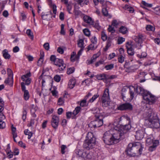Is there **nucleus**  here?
<instances>
[{"instance_id": "nucleus-24", "label": "nucleus", "mask_w": 160, "mask_h": 160, "mask_svg": "<svg viewBox=\"0 0 160 160\" xmlns=\"http://www.w3.org/2000/svg\"><path fill=\"white\" fill-rule=\"evenodd\" d=\"M119 31L123 34H125L128 32V30L126 27L122 26L120 28Z\"/></svg>"}, {"instance_id": "nucleus-9", "label": "nucleus", "mask_w": 160, "mask_h": 160, "mask_svg": "<svg viewBox=\"0 0 160 160\" xmlns=\"http://www.w3.org/2000/svg\"><path fill=\"white\" fill-rule=\"evenodd\" d=\"M126 68V71L127 72H134L138 69L137 66L135 65H131L128 62H126L124 65Z\"/></svg>"}, {"instance_id": "nucleus-37", "label": "nucleus", "mask_w": 160, "mask_h": 160, "mask_svg": "<svg viewBox=\"0 0 160 160\" xmlns=\"http://www.w3.org/2000/svg\"><path fill=\"white\" fill-rule=\"evenodd\" d=\"M114 67V65L113 64H110L107 65L105 66V68L107 70H111Z\"/></svg>"}, {"instance_id": "nucleus-27", "label": "nucleus", "mask_w": 160, "mask_h": 160, "mask_svg": "<svg viewBox=\"0 0 160 160\" xmlns=\"http://www.w3.org/2000/svg\"><path fill=\"white\" fill-rule=\"evenodd\" d=\"M78 46L81 48L84 49V41L82 39H80L78 43Z\"/></svg>"}, {"instance_id": "nucleus-39", "label": "nucleus", "mask_w": 160, "mask_h": 160, "mask_svg": "<svg viewBox=\"0 0 160 160\" xmlns=\"http://www.w3.org/2000/svg\"><path fill=\"white\" fill-rule=\"evenodd\" d=\"M92 25H93L94 27L98 30L100 29V27L99 25V24L98 21H97L95 22H93V24Z\"/></svg>"}, {"instance_id": "nucleus-58", "label": "nucleus", "mask_w": 160, "mask_h": 160, "mask_svg": "<svg viewBox=\"0 0 160 160\" xmlns=\"http://www.w3.org/2000/svg\"><path fill=\"white\" fill-rule=\"evenodd\" d=\"M27 112L25 110H24L22 116V119L24 121L26 118Z\"/></svg>"}, {"instance_id": "nucleus-1", "label": "nucleus", "mask_w": 160, "mask_h": 160, "mask_svg": "<svg viewBox=\"0 0 160 160\" xmlns=\"http://www.w3.org/2000/svg\"><path fill=\"white\" fill-rule=\"evenodd\" d=\"M131 127V125L129 124L125 125H120L117 128V132L113 134H111L109 131L106 132L103 135V141L108 145L117 143L121 139L124 138L125 135L126 134Z\"/></svg>"}, {"instance_id": "nucleus-7", "label": "nucleus", "mask_w": 160, "mask_h": 160, "mask_svg": "<svg viewBox=\"0 0 160 160\" xmlns=\"http://www.w3.org/2000/svg\"><path fill=\"white\" fill-rule=\"evenodd\" d=\"M103 118H97L95 120L92 121L89 124L88 126L91 128H95L99 127L102 126L103 124Z\"/></svg>"}, {"instance_id": "nucleus-41", "label": "nucleus", "mask_w": 160, "mask_h": 160, "mask_svg": "<svg viewBox=\"0 0 160 160\" xmlns=\"http://www.w3.org/2000/svg\"><path fill=\"white\" fill-rule=\"evenodd\" d=\"M64 25L63 24H62L61 25V29L60 32V33L61 34L64 35L65 34V31L64 30Z\"/></svg>"}, {"instance_id": "nucleus-11", "label": "nucleus", "mask_w": 160, "mask_h": 160, "mask_svg": "<svg viewBox=\"0 0 160 160\" xmlns=\"http://www.w3.org/2000/svg\"><path fill=\"white\" fill-rule=\"evenodd\" d=\"M59 122V117L55 115H53L52 118L51 124L54 128L56 129L57 128L58 126Z\"/></svg>"}, {"instance_id": "nucleus-18", "label": "nucleus", "mask_w": 160, "mask_h": 160, "mask_svg": "<svg viewBox=\"0 0 160 160\" xmlns=\"http://www.w3.org/2000/svg\"><path fill=\"white\" fill-rule=\"evenodd\" d=\"M13 82V77H8L4 81L5 83L8 84L11 87L12 86Z\"/></svg>"}, {"instance_id": "nucleus-52", "label": "nucleus", "mask_w": 160, "mask_h": 160, "mask_svg": "<svg viewBox=\"0 0 160 160\" xmlns=\"http://www.w3.org/2000/svg\"><path fill=\"white\" fill-rule=\"evenodd\" d=\"M114 27H112L111 25L109 26V28H108V30L109 32H111V33H113L115 32V30L114 29Z\"/></svg>"}, {"instance_id": "nucleus-63", "label": "nucleus", "mask_w": 160, "mask_h": 160, "mask_svg": "<svg viewBox=\"0 0 160 160\" xmlns=\"http://www.w3.org/2000/svg\"><path fill=\"white\" fill-rule=\"evenodd\" d=\"M118 25V23L117 21L116 20H114L112 21V26L113 27H116L117 25Z\"/></svg>"}, {"instance_id": "nucleus-46", "label": "nucleus", "mask_w": 160, "mask_h": 160, "mask_svg": "<svg viewBox=\"0 0 160 160\" xmlns=\"http://www.w3.org/2000/svg\"><path fill=\"white\" fill-rule=\"evenodd\" d=\"M146 29L147 30L149 31H153L154 30V28L151 25H148L146 27Z\"/></svg>"}, {"instance_id": "nucleus-45", "label": "nucleus", "mask_w": 160, "mask_h": 160, "mask_svg": "<svg viewBox=\"0 0 160 160\" xmlns=\"http://www.w3.org/2000/svg\"><path fill=\"white\" fill-rule=\"evenodd\" d=\"M102 12L103 15L105 16H107L108 15V12L107 10V9H106V8H103L102 9Z\"/></svg>"}, {"instance_id": "nucleus-56", "label": "nucleus", "mask_w": 160, "mask_h": 160, "mask_svg": "<svg viewBox=\"0 0 160 160\" xmlns=\"http://www.w3.org/2000/svg\"><path fill=\"white\" fill-rule=\"evenodd\" d=\"M54 79L55 81L58 82L60 81L61 78L59 75H57L54 76Z\"/></svg>"}, {"instance_id": "nucleus-64", "label": "nucleus", "mask_w": 160, "mask_h": 160, "mask_svg": "<svg viewBox=\"0 0 160 160\" xmlns=\"http://www.w3.org/2000/svg\"><path fill=\"white\" fill-rule=\"evenodd\" d=\"M66 148V147L65 145H62L61 146V152L62 153V154H63L65 153V149Z\"/></svg>"}, {"instance_id": "nucleus-5", "label": "nucleus", "mask_w": 160, "mask_h": 160, "mask_svg": "<svg viewBox=\"0 0 160 160\" xmlns=\"http://www.w3.org/2000/svg\"><path fill=\"white\" fill-rule=\"evenodd\" d=\"M95 144V138L93 134L91 132L88 133L83 145L84 148L89 150L92 148Z\"/></svg>"}, {"instance_id": "nucleus-62", "label": "nucleus", "mask_w": 160, "mask_h": 160, "mask_svg": "<svg viewBox=\"0 0 160 160\" xmlns=\"http://www.w3.org/2000/svg\"><path fill=\"white\" fill-rule=\"evenodd\" d=\"M58 59V58H56L55 56L54 55H51L50 58V60L53 61L54 62V63H55V61H56V60Z\"/></svg>"}, {"instance_id": "nucleus-19", "label": "nucleus", "mask_w": 160, "mask_h": 160, "mask_svg": "<svg viewBox=\"0 0 160 160\" xmlns=\"http://www.w3.org/2000/svg\"><path fill=\"white\" fill-rule=\"evenodd\" d=\"M44 57V53L43 51H41L40 53V58L38 62V65L39 66H41L43 60V58Z\"/></svg>"}, {"instance_id": "nucleus-13", "label": "nucleus", "mask_w": 160, "mask_h": 160, "mask_svg": "<svg viewBox=\"0 0 160 160\" xmlns=\"http://www.w3.org/2000/svg\"><path fill=\"white\" fill-rule=\"evenodd\" d=\"M109 99V90L108 89L106 88L105 90L104 93L102 98V103L108 102Z\"/></svg>"}, {"instance_id": "nucleus-15", "label": "nucleus", "mask_w": 160, "mask_h": 160, "mask_svg": "<svg viewBox=\"0 0 160 160\" xmlns=\"http://www.w3.org/2000/svg\"><path fill=\"white\" fill-rule=\"evenodd\" d=\"M132 46L129 44V42H127L126 47L127 48V52L129 55L131 56L133 55L134 53V50Z\"/></svg>"}, {"instance_id": "nucleus-20", "label": "nucleus", "mask_w": 160, "mask_h": 160, "mask_svg": "<svg viewBox=\"0 0 160 160\" xmlns=\"http://www.w3.org/2000/svg\"><path fill=\"white\" fill-rule=\"evenodd\" d=\"M83 20L85 22L88 23L90 25H92L93 24V21L92 18L88 16H84L83 17Z\"/></svg>"}, {"instance_id": "nucleus-6", "label": "nucleus", "mask_w": 160, "mask_h": 160, "mask_svg": "<svg viewBox=\"0 0 160 160\" xmlns=\"http://www.w3.org/2000/svg\"><path fill=\"white\" fill-rule=\"evenodd\" d=\"M154 138L152 135L148 136L146 140V145L149 146V150L152 152L155 149L156 147L159 144L158 140H154Z\"/></svg>"}, {"instance_id": "nucleus-54", "label": "nucleus", "mask_w": 160, "mask_h": 160, "mask_svg": "<svg viewBox=\"0 0 160 160\" xmlns=\"http://www.w3.org/2000/svg\"><path fill=\"white\" fill-rule=\"evenodd\" d=\"M43 47L47 50H48L50 48L49 44L48 42L45 43L43 45Z\"/></svg>"}, {"instance_id": "nucleus-28", "label": "nucleus", "mask_w": 160, "mask_h": 160, "mask_svg": "<svg viewBox=\"0 0 160 160\" xmlns=\"http://www.w3.org/2000/svg\"><path fill=\"white\" fill-rule=\"evenodd\" d=\"M96 44L92 43L90 44L88 47V50H93L97 48V46L96 45Z\"/></svg>"}, {"instance_id": "nucleus-35", "label": "nucleus", "mask_w": 160, "mask_h": 160, "mask_svg": "<svg viewBox=\"0 0 160 160\" xmlns=\"http://www.w3.org/2000/svg\"><path fill=\"white\" fill-rule=\"evenodd\" d=\"M101 38L103 41H106L107 39V36L103 31L102 32Z\"/></svg>"}, {"instance_id": "nucleus-48", "label": "nucleus", "mask_w": 160, "mask_h": 160, "mask_svg": "<svg viewBox=\"0 0 160 160\" xmlns=\"http://www.w3.org/2000/svg\"><path fill=\"white\" fill-rule=\"evenodd\" d=\"M92 152L89 153L88 154H87L85 156V158L90 159L92 158Z\"/></svg>"}, {"instance_id": "nucleus-14", "label": "nucleus", "mask_w": 160, "mask_h": 160, "mask_svg": "<svg viewBox=\"0 0 160 160\" xmlns=\"http://www.w3.org/2000/svg\"><path fill=\"white\" fill-rule=\"evenodd\" d=\"M81 110V108L79 107H77L75 110L72 113L71 112H68L66 113V115L67 117L68 118H70L72 114L74 115H76L78 114Z\"/></svg>"}, {"instance_id": "nucleus-29", "label": "nucleus", "mask_w": 160, "mask_h": 160, "mask_svg": "<svg viewBox=\"0 0 160 160\" xmlns=\"http://www.w3.org/2000/svg\"><path fill=\"white\" fill-rule=\"evenodd\" d=\"M24 133L26 135H28V138L30 139L32 135V133L31 132H29L28 129L24 130Z\"/></svg>"}, {"instance_id": "nucleus-51", "label": "nucleus", "mask_w": 160, "mask_h": 160, "mask_svg": "<svg viewBox=\"0 0 160 160\" xmlns=\"http://www.w3.org/2000/svg\"><path fill=\"white\" fill-rule=\"evenodd\" d=\"M125 40V39L122 37H119L118 39V43L119 44H122Z\"/></svg>"}, {"instance_id": "nucleus-42", "label": "nucleus", "mask_w": 160, "mask_h": 160, "mask_svg": "<svg viewBox=\"0 0 160 160\" xmlns=\"http://www.w3.org/2000/svg\"><path fill=\"white\" fill-rule=\"evenodd\" d=\"M83 32L87 36H89L90 35V32L89 30L87 28H85L83 30Z\"/></svg>"}, {"instance_id": "nucleus-34", "label": "nucleus", "mask_w": 160, "mask_h": 160, "mask_svg": "<svg viewBox=\"0 0 160 160\" xmlns=\"http://www.w3.org/2000/svg\"><path fill=\"white\" fill-rule=\"evenodd\" d=\"M11 129L12 131V133L13 136H14V137H17V133L16 132V128L13 127V125H12Z\"/></svg>"}, {"instance_id": "nucleus-23", "label": "nucleus", "mask_w": 160, "mask_h": 160, "mask_svg": "<svg viewBox=\"0 0 160 160\" xmlns=\"http://www.w3.org/2000/svg\"><path fill=\"white\" fill-rule=\"evenodd\" d=\"M3 56L6 59H9L10 58V55L8 53L7 50L5 49L2 51Z\"/></svg>"}, {"instance_id": "nucleus-33", "label": "nucleus", "mask_w": 160, "mask_h": 160, "mask_svg": "<svg viewBox=\"0 0 160 160\" xmlns=\"http://www.w3.org/2000/svg\"><path fill=\"white\" fill-rule=\"evenodd\" d=\"M24 98L25 100H27L28 99L29 96V92L28 91H25L24 92Z\"/></svg>"}, {"instance_id": "nucleus-30", "label": "nucleus", "mask_w": 160, "mask_h": 160, "mask_svg": "<svg viewBox=\"0 0 160 160\" xmlns=\"http://www.w3.org/2000/svg\"><path fill=\"white\" fill-rule=\"evenodd\" d=\"M26 33L28 36L30 38L32 39H33V33L31 32L30 29H28L26 31Z\"/></svg>"}, {"instance_id": "nucleus-61", "label": "nucleus", "mask_w": 160, "mask_h": 160, "mask_svg": "<svg viewBox=\"0 0 160 160\" xmlns=\"http://www.w3.org/2000/svg\"><path fill=\"white\" fill-rule=\"evenodd\" d=\"M92 43L96 44L97 42V39L95 36H93L91 38Z\"/></svg>"}, {"instance_id": "nucleus-16", "label": "nucleus", "mask_w": 160, "mask_h": 160, "mask_svg": "<svg viewBox=\"0 0 160 160\" xmlns=\"http://www.w3.org/2000/svg\"><path fill=\"white\" fill-rule=\"evenodd\" d=\"M93 113L95 114V117L97 118H102V116L100 115V111L99 108H96L92 110Z\"/></svg>"}, {"instance_id": "nucleus-40", "label": "nucleus", "mask_w": 160, "mask_h": 160, "mask_svg": "<svg viewBox=\"0 0 160 160\" xmlns=\"http://www.w3.org/2000/svg\"><path fill=\"white\" fill-rule=\"evenodd\" d=\"M64 98H60L58 101V104L59 105H62L64 103Z\"/></svg>"}, {"instance_id": "nucleus-25", "label": "nucleus", "mask_w": 160, "mask_h": 160, "mask_svg": "<svg viewBox=\"0 0 160 160\" xmlns=\"http://www.w3.org/2000/svg\"><path fill=\"white\" fill-rule=\"evenodd\" d=\"M111 38L110 37H109L108 39L106 46L104 49L105 51H106L108 49V48L111 46Z\"/></svg>"}, {"instance_id": "nucleus-43", "label": "nucleus", "mask_w": 160, "mask_h": 160, "mask_svg": "<svg viewBox=\"0 0 160 160\" xmlns=\"http://www.w3.org/2000/svg\"><path fill=\"white\" fill-rule=\"evenodd\" d=\"M74 71V67H72L69 68L68 69L67 73L68 74H70L72 73Z\"/></svg>"}, {"instance_id": "nucleus-38", "label": "nucleus", "mask_w": 160, "mask_h": 160, "mask_svg": "<svg viewBox=\"0 0 160 160\" xmlns=\"http://www.w3.org/2000/svg\"><path fill=\"white\" fill-rule=\"evenodd\" d=\"M48 14L42 15L41 16L42 18V19L43 20L48 21L49 20V18L48 17Z\"/></svg>"}, {"instance_id": "nucleus-22", "label": "nucleus", "mask_w": 160, "mask_h": 160, "mask_svg": "<svg viewBox=\"0 0 160 160\" xmlns=\"http://www.w3.org/2000/svg\"><path fill=\"white\" fill-rule=\"evenodd\" d=\"M76 84V82L73 79H70L68 83V88L70 89L72 88Z\"/></svg>"}, {"instance_id": "nucleus-21", "label": "nucleus", "mask_w": 160, "mask_h": 160, "mask_svg": "<svg viewBox=\"0 0 160 160\" xmlns=\"http://www.w3.org/2000/svg\"><path fill=\"white\" fill-rule=\"evenodd\" d=\"M99 55L100 54L99 53L94 54L92 57L91 58V60L88 62V64H90L96 61L97 58L99 57Z\"/></svg>"}, {"instance_id": "nucleus-4", "label": "nucleus", "mask_w": 160, "mask_h": 160, "mask_svg": "<svg viewBox=\"0 0 160 160\" xmlns=\"http://www.w3.org/2000/svg\"><path fill=\"white\" fill-rule=\"evenodd\" d=\"M146 117L148 118V120L146 121L148 126L151 128H157L159 127L160 125L158 116L156 114L150 109L148 111L145 112Z\"/></svg>"}, {"instance_id": "nucleus-49", "label": "nucleus", "mask_w": 160, "mask_h": 160, "mask_svg": "<svg viewBox=\"0 0 160 160\" xmlns=\"http://www.w3.org/2000/svg\"><path fill=\"white\" fill-rule=\"evenodd\" d=\"M119 62L122 63L124 61V57L122 55H120L118 58Z\"/></svg>"}, {"instance_id": "nucleus-12", "label": "nucleus", "mask_w": 160, "mask_h": 160, "mask_svg": "<svg viewBox=\"0 0 160 160\" xmlns=\"http://www.w3.org/2000/svg\"><path fill=\"white\" fill-rule=\"evenodd\" d=\"M118 109L121 110H131L132 109V106L130 103H126L119 106L118 107Z\"/></svg>"}, {"instance_id": "nucleus-59", "label": "nucleus", "mask_w": 160, "mask_h": 160, "mask_svg": "<svg viewBox=\"0 0 160 160\" xmlns=\"http://www.w3.org/2000/svg\"><path fill=\"white\" fill-rule=\"evenodd\" d=\"M93 1L95 4L96 5L98 4L99 2H100L102 4H103L104 2V0H93Z\"/></svg>"}, {"instance_id": "nucleus-8", "label": "nucleus", "mask_w": 160, "mask_h": 160, "mask_svg": "<svg viewBox=\"0 0 160 160\" xmlns=\"http://www.w3.org/2000/svg\"><path fill=\"white\" fill-rule=\"evenodd\" d=\"M54 64L60 71L64 70L66 67V65L64 63V62L62 59L59 58L56 59Z\"/></svg>"}, {"instance_id": "nucleus-36", "label": "nucleus", "mask_w": 160, "mask_h": 160, "mask_svg": "<svg viewBox=\"0 0 160 160\" xmlns=\"http://www.w3.org/2000/svg\"><path fill=\"white\" fill-rule=\"evenodd\" d=\"M99 95L98 94L95 95H94L91 99H89V102H93L94 100H95L96 98H97Z\"/></svg>"}, {"instance_id": "nucleus-10", "label": "nucleus", "mask_w": 160, "mask_h": 160, "mask_svg": "<svg viewBox=\"0 0 160 160\" xmlns=\"http://www.w3.org/2000/svg\"><path fill=\"white\" fill-rule=\"evenodd\" d=\"M144 129H142L137 131L135 135L136 138L138 140H140L142 139L144 137Z\"/></svg>"}, {"instance_id": "nucleus-31", "label": "nucleus", "mask_w": 160, "mask_h": 160, "mask_svg": "<svg viewBox=\"0 0 160 160\" xmlns=\"http://www.w3.org/2000/svg\"><path fill=\"white\" fill-rule=\"evenodd\" d=\"M142 36H138L135 38V41L138 43H141L142 42Z\"/></svg>"}, {"instance_id": "nucleus-50", "label": "nucleus", "mask_w": 160, "mask_h": 160, "mask_svg": "<svg viewBox=\"0 0 160 160\" xmlns=\"http://www.w3.org/2000/svg\"><path fill=\"white\" fill-rule=\"evenodd\" d=\"M104 60H103V59L101 60H99V61L96 62L95 65L96 67H98L100 64H103L104 63Z\"/></svg>"}, {"instance_id": "nucleus-17", "label": "nucleus", "mask_w": 160, "mask_h": 160, "mask_svg": "<svg viewBox=\"0 0 160 160\" xmlns=\"http://www.w3.org/2000/svg\"><path fill=\"white\" fill-rule=\"evenodd\" d=\"M76 153L79 157H81L83 158H85V156H86V152H84L82 150H76Z\"/></svg>"}, {"instance_id": "nucleus-26", "label": "nucleus", "mask_w": 160, "mask_h": 160, "mask_svg": "<svg viewBox=\"0 0 160 160\" xmlns=\"http://www.w3.org/2000/svg\"><path fill=\"white\" fill-rule=\"evenodd\" d=\"M31 76V73L29 72L26 74V75H23L21 77V79L23 81H25L27 79H28L29 77Z\"/></svg>"}, {"instance_id": "nucleus-57", "label": "nucleus", "mask_w": 160, "mask_h": 160, "mask_svg": "<svg viewBox=\"0 0 160 160\" xmlns=\"http://www.w3.org/2000/svg\"><path fill=\"white\" fill-rule=\"evenodd\" d=\"M106 78V75L105 74H100L98 77V78L99 80L103 79Z\"/></svg>"}, {"instance_id": "nucleus-53", "label": "nucleus", "mask_w": 160, "mask_h": 160, "mask_svg": "<svg viewBox=\"0 0 160 160\" xmlns=\"http://www.w3.org/2000/svg\"><path fill=\"white\" fill-rule=\"evenodd\" d=\"M5 127V124L4 121L0 120V128L3 129Z\"/></svg>"}, {"instance_id": "nucleus-3", "label": "nucleus", "mask_w": 160, "mask_h": 160, "mask_svg": "<svg viewBox=\"0 0 160 160\" xmlns=\"http://www.w3.org/2000/svg\"><path fill=\"white\" fill-rule=\"evenodd\" d=\"M143 148L141 143L137 142L129 143L126 151L130 157L138 156L141 154Z\"/></svg>"}, {"instance_id": "nucleus-2", "label": "nucleus", "mask_w": 160, "mask_h": 160, "mask_svg": "<svg viewBox=\"0 0 160 160\" xmlns=\"http://www.w3.org/2000/svg\"><path fill=\"white\" fill-rule=\"evenodd\" d=\"M134 92L142 96L143 99L149 104H152L156 102V98L154 96L144 90L140 86L137 87L136 88L133 86H131L129 88V93L130 98L132 99L134 97Z\"/></svg>"}, {"instance_id": "nucleus-44", "label": "nucleus", "mask_w": 160, "mask_h": 160, "mask_svg": "<svg viewBox=\"0 0 160 160\" xmlns=\"http://www.w3.org/2000/svg\"><path fill=\"white\" fill-rule=\"evenodd\" d=\"M7 154L8 155V157L10 159L13 156V152L11 150L8 151L7 152Z\"/></svg>"}, {"instance_id": "nucleus-47", "label": "nucleus", "mask_w": 160, "mask_h": 160, "mask_svg": "<svg viewBox=\"0 0 160 160\" xmlns=\"http://www.w3.org/2000/svg\"><path fill=\"white\" fill-rule=\"evenodd\" d=\"M7 72L8 77H13V72L10 69L8 68Z\"/></svg>"}, {"instance_id": "nucleus-55", "label": "nucleus", "mask_w": 160, "mask_h": 160, "mask_svg": "<svg viewBox=\"0 0 160 160\" xmlns=\"http://www.w3.org/2000/svg\"><path fill=\"white\" fill-rule=\"evenodd\" d=\"M142 4L145 6L151 8L152 7V5L151 4H148L144 1H142Z\"/></svg>"}, {"instance_id": "nucleus-32", "label": "nucleus", "mask_w": 160, "mask_h": 160, "mask_svg": "<svg viewBox=\"0 0 160 160\" xmlns=\"http://www.w3.org/2000/svg\"><path fill=\"white\" fill-rule=\"evenodd\" d=\"M79 58V57L77 55L75 56L71 55V60L72 62H74L75 61L78 60Z\"/></svg>"}, {"instance_id": "nucleus-60", "label": "nucleus", "mask_w": 160, "mask_h": 160, "mask_svg": "<svg viewBox=\"0 0 160 160\" xmlns=\"http://www.w3.org/2000/svg\"><path fill=\"white\" fill-rule=\"evenodd\" d=\"M86 100L85 98L84 100L82 101L80 103V105L82 107H84L86 105Z\"/></svg>"}]
</instances>
